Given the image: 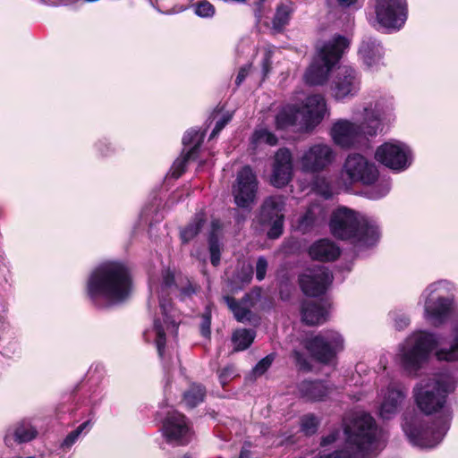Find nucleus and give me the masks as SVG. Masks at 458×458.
Here are the masks:
<instances>
[{"mask_svg":"<svg viewBox=\"0 0 458 458\" xmlns=\"http://www.w3.org/2000/svg\"><path fill=\"white\" fill-rule=\"evenodd\" d=\"M195 191H193L191 193H187L186 198H191V197H192V198H195V197H197V196L195 195Z\"/></svg>","mask_w":458,"mask_h":458,"instance_id":"nucleus-60","label":"nucleus"},{"mask_svg":"<svg viewBox=\"0 0 458 458\" xmlns=\"http://www.w3.org/2000/svg\"><path fill=\"white\" fill-rule=\"evenodd\" d=\"M393 109L392 99L385 98L368 103L363 106L360 114L365 122V130L369 136H376L381 130L382 123L391 120Z\"/></svg>","mask_w":458,"mask_h":458,"instance_id":"nucleus-15","label":"nucleus"},{"mask_svg":"<svg viewBox=\"0 0 458 458\" xmlns=\"http://www.w3.org/2000/svg\"><path fill=\"white\" fill-rule=\"evenodd\" d=\"M191 255L196 257L198 259H201V257L199 253H192Z\"/></svg>","mask_w":458,"mask_h":458,"instance_id":"nucleus-61","label":"nucleus"},{"mask_svg":"<svg viewBox=\"0 0 458 458\" xmlns=\"http://www.w3.org/2000/svg\"><path fill=\"white\" fill-rule=\"evenodd\" d=\"M384 48L380 42L372 38H365L359 47L358 55L363 64L370 70H377L383 64Z\"/></svg>","mask_w":458,"mask_h":458,"instance_id":"nucleus-23","label":"nucleus"},{"mask_svg":"<svg viewBox=\"0 0 458 458\" xmlns=\"http://www.w3.org/2000/svg\"><path fill=\"white\" fill-rule=\"evenodd\" d=\"M234 200H254L258 193V180L250 166H244L237 174L233 187Z\"/></svg>","mask_w":458,"mask_h":458,"instance_id":"nucleus-22","label":"nucleus"},{"mask_svg":"<svg viewBox=\"0 0 458 458\" xmlns=\"http://www.w3.org/2000/svg\"><path fill=\"white\" fill-rule=\"evenodd\" d=\"M376 188L377 192L372 196V198H383L389 191V186L387 183L377 185Z\"/></svg>","mask_w":458,"mask_h":458,"instance_id":"nucleus-53","label":"nucleus"},{"mask_svg":"<svg viewBox=\"0 0 458 458\" xmlns=\"http://www.w3.org/2000/svg\"><path fill=\"white\" fill-rule=\"evenodd\" d=\"M162 434L166 442L173 445H186L192 437V430L187 418L176 411L166 415L162 426Z\"/></svg>","mask_w":458,"mask_h":458,"instance_id":"nucleus-14","label":"nucleus"},{"mask_svg":"<svg viewBox=\"0 0 458 458\" xmlns=\"http://www.w3.org/2000/svg\"><path fill=\"white\" fill-rule=\"evenodd\" d=\"M329 228L335 238L350 241L358 248L375 246L381 235L374 218L346 207H341L332 213Z\"/></svg>","mask_w":458,"mask_h":458,"instance_id":"nucleus-5","label":"nucleus"},{"mask_svg":"<svg viewBox=\"0 0 458 458\" xmlns=\"http://www.w3.org/2000/svg\"><path fill=\"white\" fill-rule=\"evenodd\" d=\"M404 396L403 392L393 385H390L386 390H382V402L379 408L380 417L384 420H389L394 416Z\"/></svg>","mask_w":458,"mask_h":458,"instance_id":"nucleus-24","label":"nucleus"},{"mask_svg":"<svg viewBox=\"0 0 458 458\" xmlns=\"http://www.w3.org/2000/svg\"><path fill=\"white\" fill-rule=\"evenodd\" d=\"M212 231L208 235V250L210 253V262L214 267L220 264L221 259V245L216 234V231L220 229L219 220H213L211 223Z\"/></svg>","mask_w":458,"mask_h":458,"instance_id":"nucleus-30","label":"nucleus"},{"mask_svg":"<svg viewBox=\"0 0 458 458\" xmlns=\"http://www.w3.org/2000/svg\"><path fill=\"white\" fill-rule=\"evenodd\" d=\"M291 13L292 9L290 6L285 4L277 6L273 19V29L277 31L281 30L286 24H288Z\"/></svg>","mask_w":458,"mask_h":458,"instance_id":"nucleus-35","label":"nucleus"},{"mask_svg":"<svg viewBox=\"0 0 458 458\" xmlns=\"http://www.w3.org/2000/svg\"><path fill=\"white\" fill-rule=\"evenodd\" d=\"M293 356L296 360L297 362H301V360H302V354L301 353V352H299L297 350H294L293 352Z\"/></svg>","mask_w":458,"mask_h":458,"instance_id":"nucleus-58","label":"nucleus"},{"mask_svg":"<svg viewBox=\"0 0 458 458\" xmlns=\"http://www.w3.org/2000/svg\"><path fill=\"white\" fill-rule=\"evenodd\" d=\"M237 375V370L233 365H227L218 371V378L223 386Z\"/></svg>","mask_w":458,"mask_h":458,"instance_id":"nucleus-44","label":"nucleus"},{"mask_svg":"<svg viewBox=\"0 0 458 458\" xmlns=\"http://www.w3.org/2000/svg\"><path fill=\"white\" fill-rule=\"evenodd\" d=\"M210 326H211V310L208 306H207L205 309V311L202 314L201 323H200V333L204 337L210 336V334H211Z\"/></svg>","mask_w":458,"mask_h":458,"instance_id":"nucleus-45","label":"nucleus"},{"mask_svg":"<svg viewBox=\"0 0 458 458\" xmlns=\"http://www.w3.org/2000/svg\"><path fill=\"white\" fill-rule=\"evenodd\" d=\"M297 389L301 398L311 402L324 400L332 390L321 380H303L298 385Z\"/></svg>","mask_w":458,"mask_h":458,"instance_id":"nucleus-27","label":"nucleus"},{"mask_svg":"<svg viewBox=\"0 0 458 458\" xmlns=\"http://www.w3.org/2000/svg\"><path fill=\"white\" fill-rule=\"evenodd\" d=\"M250 66L242 67L238 72L235 83L239 86L246 78L249 72Z\"/></svg>","mask_w":458,"mask_h":458,"instance_id":"nucleus-55","label":"nucleus"},{"mask_svg":"<svg viewBox=\"0 0 458 458\" xmlns=\"http://www.w3.org/2000/svg\"><path fill=\"white\" fill-rule=\"evenodd\" d=\"M334 142L344 148L355 147L363 138L369 136L365 130V122L356 124L348 120H338L331 129Z\"/></svg>","mask_w":458,"mask_h":458,"instance_id":"nucleus-19","label":"nucleus"},{"mask_svg":"<svg viewBox=\"0 0 458 458\" xmlns=\"http://www.w3.org/2000/svg\"><path fill=\"white\" fill-rule=\"evenodd\" d=\"M333 279V275L327 267L317 266L306 269L299 276V284L305 295L317 297L327 292Z\"/></svg>","mask_w":458,"mask_h":458,"instance_id":"nucleus-16","label":"nucleus"},{"mask_svg":"<svg viewBox=\"0 0 458 458\" xmlns=\"http://www.w3.org/2000/svg\"><path fill=\"white\" fill-rule=\"evenodd\" d=\"M256 333L253 329H237L233 333L232 342L234 345V351H244L253 343Z\"/></svg>","mask_w":458,"mask_h":458,"instance_id":"nucleus-31","label":"nucleus"},{"mask_svg":"<svg viewBox=\"0 0 458 458\" xmlns=\"http://www.w3.org/2000/svg\"><path fill=\"white\" fill-rule=\"evenodd\" d=\"M178 292L181 301L192 296L196 288L188 284L186 286L178 288L174 284V274L170 270L162 273V282L158 291L159 308L162 314L160 318H154L153 328L146 330L143 334L146 341L154 339L158 355L161 359L165 356V348L169 337L177 338L178 327L181 323V313L173 307L171 294Z\"/></svg>","mask_w":458,"mask_h":458,"instance_id":"nucleus-3","label":"nucleus"},{"mask_svg":"<svg viewBox=\"0 0 458 458\" xmlns=\"http://www.w3.org/2000/svg\"><path fill=\"white\" fill-rule=\"evenodd\" d=\"M316 191L318 194H319L321 197H324L325 199L333 198L337 193L331 182L325 178L319 179L317 182Z\"/></svg>","mask_w":458,"mask_h":458,"instance_id":"nucleus-41","label":"nucleus"},{"mask_svg":"<svg viewBox=\"0 0 458 458\" xmlns=\"http://www.w3.org/2000/svg\"><path fill=\"white\" fill-rule=\"evenodd\" d=\"M267 267H268V262H267V259L264 256H259L257 259L256 267H255L256 279L259 282H261L265 279Z\"/></svg>","mask_w":458,"mask_h":458,"instance_id":"nucleus-47","label":"nucleus"},{"mask_svg":"<svg viewBox=\"0 0 458 458\" xmlns=\"http://www.w3.org/2000/svg\"><path fill=\"white\" fill-rule=\"evenodd\" d=\"M329 303L327 301H304L301 306V320L306 325L315 326L327 321Z\"/></svg>","mask_w":458,"mask_h":458,"instance_id":"nucleus-26","label":"nucleus"},{"mask_svg":"<svg viewBox=\"0 0 458 458\" xmlns=\"http://www.w3.org/2000/svg\"><path fill=\"white\" fill-rule=\"evenodd\" d=\"M284 202H263L259 220L262 225H270L267 235L269 239L279 238L284 231V216L282 213Z\"/></svg>","mask_w":458,"mask_h":458,"instance_id":"nucleus-20","label":"nucleus"},{"mask_svg":"<svg viewBox=\"0 0 458 458\" xmlns=\"http://www.w3.org/2000/svg\"><path fill=\"white\" fill-rule=\"evenodd\" d=\"M182 458H191L189 455H184Z\"/></svg>","mask_w":458,"mask_h":458,"instance_id":"nucleus-63","label":"nucleus"},{"mask_svg":"<svg viewBox=\"0 0 458 458\" xmlns=\"http://www.w3.org/2000/svg\"><path fill=\"white\" fill-rule=\"evenodd\" d=\"M271 57H272V50L270 48L266 49L264 57L262 60V72L263 75L267 76L271 69Z\"/></svg>","mask_w":458,"mask_h":458,"instance_id":"nucleus-50","label":"nucleus"},{"mask_svg":"<svg viewBox=\"0 0 458 458\" xmlns=\"http://www.w3.org/2000/svg\"><path fill=\"white\" fill-rule=\"evenodd\" d=\"M239 458H251V453L246 448V444L242 448Z\"/></svg>","mask_w":458,"mask_h":458,"instance_id":"nucleus-56","label":"nucleus"},{"mask_svg":"<svg viewBox=\"0 0 458 458\" xmlns=\"http://www.w3.org/2000/svg\"><path fill=\"white\" fill-rule=\"evenodd\" d=\"M96 148L102 156H107L112 152V147L106 140H101L96 144Z\"/></svg>","mask_w":458,"mask_h":458,"instance_id":"nucleus-52","label":"nucleus"},{"mask_svg":"<svg viewBox=\"0 0 458 458\" xmlns=\"http://www.w3.org/2000/svg\"><path fill=\"white\" fill-rule=\"evenodd\" d=\"M343 174L352 182H360L363 184H372L378 177L376 165L360 154H352L347 157L344 165Z\"/></svg>","mask_w":458,"mask_h":458,"instance_id":"nucleus-17","label":"nucleus"},{"mask_svg":"<svg viewBox=\"0 0 458 458\" xmlns=\"http://www.w3.org/2000/svg\"><path fill=\"white\" fill-rule=\"evenodd\" d=\"M335 152L327 144L318 143L306 149L300 157L303 172L318 173L326 169L335 159Z\"/></svg>","mask_w":458,"mask_h":458,"instance_id":"nucleus-18","label":"nucleus"},{"mask_svg":"<svg viewBox=\"0 0 458 458\" xmlns=\"http://www.w3.org/2000/svg\"><path fill=\"white\" fill-rule=\"evenodd\" d=\"M337 2L341 6L348 7L354 4L357 2V0H337Z\"/></svg>","mask_w":458,"mask_h":458,"instance_id":"nucleus-57","label":"nucleus"},{"mask_svg":"<svg viewBox=\"0 0 458 458\" xmlns=\"http://www.w3.org/2000/svg\"><path fill=\"white\" fill-rule=\"evenodd\" d=\"M132 288L129 267L120 261H106L96 267L87 281V295L93 305L107 308L128 299Z\"/></svg>","mask_w":458,"mask_h":458,"instance_id":"nucleus-2","label":"nucleus"},{"mask_svg":"<svg viewBox=\"0 0 458 458\" xmlns=\"http://www.w3.org/2000/svg\"><path fill=\"white\" fill-rule=\"evenodd\" d=\"M293 175L292 154L287 148H280L275 155L271 183L276 187L286 185Z\"/></svg>","mask_w":458,"mask_h":458,"instance_id":"nucleus-21","label":"nucleus"},{"mask_svg":"<svg viewBox=\"0 0 458 458\" xmlns=\"http://www.w3.org/2000/svg\"><path fill=\"white\" fill-rule=\"evenodd\" d=\"M224 301L233 313V316L237 321L243 322L250 319V310L244 307L233 297L225 296Z\"/></svg>","mask_w":458,"mask_h":458,"instance_id":"nucleus-34","label":"nucleus"},{"mask_svg":"<svg viewBox=\"0 0 458 458\" xmlns=\"http://www.w3.org/2000/svg\"><path fill=\"white\" fill-rule=\"evenodd\" d=\"M207 221V215L203 210L198 211L188 225L180 228V240L182 244H188L201 231Z\"/></svg>","mask_w":458,"mask_h":458,"instance_id":"nucleus-29","label":"nucleus"},{"mask_svg":"<svg viewBox=\"0 0 458 458\" xmlns=\"http://www.w3.org/2000/svg\"><path fill=\"white\" fill-rule=\"evenodd\" d=\"M91 427V421L87 420L81 424L77 428L70 432L61 444L63 449H70L79 439L81 433L87 429L89 430Z\"/></svg>","mask_w":458,"mask_h":458,"instance_id":"nucleus-36","label":"nucleus"},{"mask_svg":"<svg viewBox=\"0 0 458 458\" xmlns=\"http://www.w3.org/2000/svg\"><path fill=\"white\" fill-rule=\"evenodd\" d=\"M158 208L157 206L155 205L154 202H149L147 208L142 211L141 217L146 221H149L150 224L153 222L157 223L159 222L161 219H163L164 216L163 214H159L158 212H156L155 216L148 218V212L157 210Z\"/></svg>","mask_w":458,"mask_h":458,"instance_id":"nucleus-48","label":"nucleus"},{"mask_svg":"<svg viewBox=\"0 0 458 458\" xmlns=\"http://www.w3.org/2000/svg\"><path fill=\"white\" fill-rule=\"evenodd\" d=\"M252 143L255 145L267 143L270 146H275L277 143V138L267 129H258L252 135Z\"/></svg>","mask_w":458,"mask_h":458,"instance_id":"nucleus-38","label":"nucleus"},{"mask_svg":"<svg viewBox=\"0 0 458 458\" xmlns=\"http://www.w3.org/2000/svg\"><path fill=\"white\" fill-rule=\"evenodd\" d=\"M305 347L316 360L328 364L335 360L339 352L344 350V339L335 331H321L308 339Z\"/></svg>","mask_w":458,"mask_h":458,"instance_id":"nucleus-10","label":"nucleus"},{"mask_svg":"<svg viewBox=\"0 0 458 458\" xmlns=\"http://www.w3.org/2000/svg\"><path fill=\"white\" fill-rule=\"evenodd\" d=\"M360 84V73L356 69L348 65L341 66L331 81V94L336 100L352 98L359 93Z\"/></svg>","mask_w":458,"mask_h":458,"instance_id":"nucleus-11","label":"nucleus"},{"mask_svg":"<svg viewBox=\"0 0 458 458\" xmlns=\"http://www.w3.org/2000/svg\"><path fill=\"white\" fill-rule=\"evenodd\" d=\"M340 248L327 239H322L314 242L309 250L311 259L319 261H333L340 256Z\"/></svg>","mask_w":458,"mask_h":458,"instance_id":"nucleus-28","label":"nucleus"},{"mask_svg":"<svg viewBox=\"0 0 458 458\" xmlns=\"http://www.w3.org/2000/svg\"><path fill=\"white\" fill-rule=\"evenodd\" d=\"M344 430L345 448L316 458H372L385 446L383 430L368 413H356L349 423L344 422Z\"/></svg>","mask_w":458,"mask_h":458,"instance_id":"nucleus-4","label":"nucleus"},{"mask_svg":"<svg viewBox=\"0 0 458 458\" xmlns=\"http://www.w3.org/2000/svg\"><path fill=\"white\" fill-rule=\"evenodd\" d=\"M253 276V269L251 267H249L246 271L242 270L241 273V280L242 283L249 284Z\"/></svg>","mask_w":458,"mask_h":458,"instance_id":"nucleus-54","label":"nucleus"},{"mask_svg":"<svg viewBox=\"0 0 458 458\" xmlns=\"http://www.w3.org/2000/svg\"><path fill=\"white\" fill-rule=\"evenodd\" d=\"M318 208V203H313L307 212L299 219L298 228L302 233H307L313 226L315 223V216L313 214V209Z\"/></svg>","mask_w":458,"mask_h":458,"instance_id":"nucleus-39","label":"nucleus"},{"mask_svg":"<svg viewBox=\"0 0 458 458\" xmlns=\"http://www.w3.org/2000/svg\"><path fill=\"white\" fill-rule=\"evenodd\" d=\"M195 13L203 18L211 17L215 13V8L209 2L200 1L195 7Z\"/></svg>","mask_w":458,"mask_h":458,"instance_id":"nucleus-46","label":"nucleus"},{"mask_svg":"<svg viewBox=\"0 0 458 458\" xmlns=\"http://www.w3.org/2000/svg\"><path fill=\"white\" fill-rule=\"evenodd\" d=\"M376 159L392 170L403 171L411 163L410 148L400 141H388L377 148Z\"/></svg>","mask_w":458,"mask_h":458,"instance_id":"nucleus-12","label":"nucleus"},{"mask_svg":"<svg viewBox=\"0 0 458 458\" xmlns=\"http://www.w3.org/2000/svg\"><path fill=\"white\" fill-rule=\"evenodd\" d=\"M327 113L326 100L321 95L306 98L301 106H287L276 116L277 129H285L298 124L301 129L310 130L318 125Z\"/></svg>","mask_w":458,"mask_h":458,"instance_id":"nucleus-7","label":"nucleus"},{"mask_svg":"<svg viewBox=\"0 0 458 458\" xmlns=\"http://www.w3.org/2000/svg\"><path fill=\"white\" fill-rule=\"evenodd\" d=\"M203 134L195 129H190L185 132L182 138V144L184 148L190 147L186 151L189 156L196 157L199 148L203 141Z\"/></svg>","mask_w":458,"mask_h":458,"instance_id":"nucleus-33","label":"nucleus"},{"mask_svg":"<svg viewBox=\"0 0 458 458\" xmlns=\"http://www.w3.org/2000/svg\"><path fill=\"white\" fill-rule=\"evenodd\" d=\"M265 200H273L271 197L266 199Z\"/></svg>","mask_w":458,"mask_h":458,"instance_id":"nucleus-62","label":"nucleus"},{"mask_svg":"<svg viewBox=\"0 0 458 458\" xmlns=\"http://www.w3.org/2000/svg\"><path fill=\"white\" fill-rule=\"evenodd\" d=\"M318 425V418L312 413L305 414L301 418V430L305 435L310 436L316 433Z\"/></svg>","mask_w":458,"mask_h":458,"instance_id":"nucleus-37","label":"nucleus"},{"mask_svg":"<svg viewBox=\"0 0 458 458\" xmlns=\"http://www.w3.org/2000/svg\"><path fill=\"white\" fill-rule=\"evenodd\" d=\"M38 436V430L29 420H21L14 427L8 428L4 436V443L12 447L14 443H28L35 439Z\"/></svg>","mask_w":458,"mask_h":458,"instance_id":"nucleus-25","label":"nucleus"},{"mask_svg":"<svg viewBox=\"0 0 458 458\" xmlns=\"http://www.w3.org/2000/svg\"><path fill=\"white\" fill-rule=\"evenodd\" d=\"M389 318L394 323V327L397 330H403L410 324L409 317L399 310H393L389 312Z\"/></svg>","mask_w":458,"mask_h":458,"instance_id":"nucleus-42","label":"nucleus"},{"mask_svg":"<svg viewBox=\"0 0 458 458\" xmlns=\"http://www.w3.org/2000/svg\"><path fill=\"white\" fill-rule=\"evenodd\" d=\"M350 40L341 35H335L330 39L317 46V55L305 73V81L310 85H322L328 78L333 67L338 64Z\"/></svg>","mask_w":458,"mask_h":458,"instance_id":"nucleus-6","label":"nucleus"},{"mask_svg":"<svg viewBox=\"0 0 458 458\" xmlns=\"http://www.w3.org/2000/svg\"><path fill=\"white\" fill-rule=\"evenodd\" d=\"M274 360H275V354L274 353H270V354L267 355L266 357L261 359L256 364V366L253 368V370H252L253 373L256 376L263 375L270 368V366L272 365Z\"/></svg>","mask_w":458,"mask_h":458,"instance_id":"nucleus-43","label":"nucleus"},{"mask_svg":"<svg viewBox=\"0 0 458 458\" xmlns=\"http://www.w3.org/2000/svg\"><path fill=\"white\" fill-rule=\"evenodd\" d=\"M232 115L227 114L223 115L221 119H219L213 129L209 139L215 138L224 128L225 126L231 121Z\"/></svg>","mask_w":458,"mask_h":458,"instance_id":"nucleus-49","label":"nucleus"},{"mask_svg":"<svg viewBox=\"0 0 458 458\" xmlns=\"http://www.w3.org/2000/svg\"><path fill=\"white\" fill-rule=\"evenodd\" d=\"M193 156H189L187 153H183L182 157H178L174 164L172 165L168 175L172 178L177 179L179 178L182 173L184 172L186 163L191 159L194 158Z\"/></svg>","mask_w":458,"mask_h":458,"instance_id":"nucleus-40","label":"nucleus"},{"mask_svg":"<svg viewBox=\"0 0 458 458\" xmlns=\"http://www.w3.org/2000/svg\"><path fill=\"white\" fill-rule=\"evenodd\" d=\"M238 204V206L240 208H250V204L251 202H245V201H242V202H236Z\"/></svg>","mask_w":458,"mask_h":458,"instance_id":"nucleus-59","label":"nucleus"},{"mask_svg":"<svg viewBox=\"0 0 458 458\" xmlns=\"http://www.w3.org/2000/svg\"><path fill=\"white\" fill-rule=\"evenodd\" d=\"M448 285L446 281L435 282L421 293V298L424 300L425 318L435 327L445 323L453 311V297L444 296Z\"/></svg>","mask_w":458,"mask_h":458,"instance_id":"nucleus-9","label":"nucleus"},{"mask_svg":"<svg viewBox=\"0 0 458 458\" xmlns=\"http://www.w3.org/2000/svg\"><path fill=\"white\" fill-rule=\"evenodd\" d=\"M455 386L454 377L440 375L421 380L414 387V398L419 409L428 415L439 411V415L430 426H426L421 415L415 411L404 413L403 430L411 445L433 448L443 440L452 420V412L445 404L448 394L454 390Z\"/></svg>","mask_w":458,"mask_h":458,"instance_id":"nucleus-1","label":"nucleus"},{"mask_svg":"<svg viewBox=\"0 0 458 458\" xmlns=\"http://www.w3.org/2000/svg\"><path fill=\"white\" fill-rule=\"evenodd\" d=\"M339 436H340V429L335 428V429L332 430L328 435H327L321 438L320 445L322 446L329 445L335 443L337 440V438L339 437Z\"/></svg>","mask_w":458,"mask_h":458,"instance_id":"nucleus-51","label":"nucleus"},{"mask_svg":"<svg viewBox=\"0 0 458 458\" xmlns=\"http://www.w3.org/2000/svg\"><path fill=\"white\" fill-rule=\"evenodd\" d=\"M439 344V335L418 331L410 335L400 349L401 363L410 373H416L425 364Z\"/></svg>","mask_w":458,"mask_h":458,"instance_id":"nucleus-8","label":"nucleus"},{"mask_svg":"<svg viewBox=\"0 0 458 458\" xmlns=\"http://www.w3.org/2000/svg\"><path fill=\"white\" fill-rule=\"evenodd\" d=\"M206 388L199 384H192L183 394V402L190 408H194L204 401Z\"/></svg>","mask_w":458,"mask_h":458,"instance_id":"nucleus-32","label":"nucleus"},{"mask_svg":"<svg viewBox=\"0 0 458 458\" xmlns=\"http://www.w3.org/2000/svg\"><path fill=\"white\" fill-rule=\"evenodd\" d=\"M378 23L388 30H400L407 19L406 0H377Z\"/></svg>","mask_w":458,"mask_h":458,"instance_id":"nucleus-13","label":"nucleus"}]
</instances>
